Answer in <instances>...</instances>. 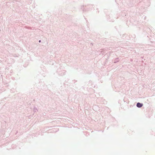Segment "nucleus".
<instances>
[{"label":"nucleus","mask_w":155,"mask_h":155,"mask_svg":"<svg viewBox=\"0 0 155 155\" xmlns=\"http://www.w3.org/2000/svg\"><path fill=\"white\" fill-rule=\"evenodd\" d=\"M136 106L140 108L143 106V104L142 103L138 102L137 103Z\"/></svg>","instance_id":"1"},{"label":"nucleus","mask_w":155,"mask_h":155,"mask_svg":"<svg viewBox=\"0 0 155 155\" xmlns=\"http://www.w3.org/2000/svg\"><path fill=\"white\" fill-rule=\"evenodd\" d=\"M41 42V41H40H40H39V42Z\"/></svg>","instance_id":"2"}]
</instances>
